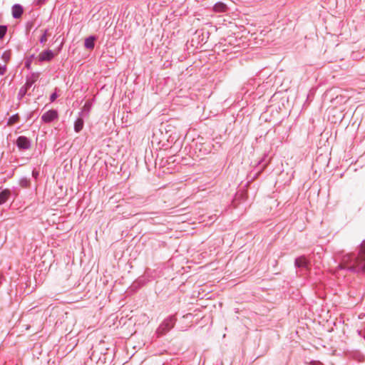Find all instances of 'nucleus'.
Masks as SVG:
<instances>
[{"label": "nucleus", "instance_id": "nucleus-1", "mask_svg": "<svg viewBox=\"0 0 365 365\" xmlns=\"http://www.w3.org/2000/svg\"><path fill=\"white\" fill-rule=\"evenodd\" d=\"M356 258L357 257H356L354 259V262L351 264V262L352 256L351 254H347V255L343 256L341 262L340 264V267L341 268H347V269H349L351 270H356V269H358L359 270H361L360 268L359 267H357V263L356 262Z\"/></svg>", "mask_w": 365, "mask_h": 365}, {"label": "nucleus", "instance_id": "nucleus-2", "mask_svg": "<svg viewBox=\"0 0 365 365\" xmlns=\"http://www.w3.org/2000/svg\"><path fill=\"white\" fill-rule=\"evenodd\" d=\"M357 267H359L361 271L365 272V241L363 242L360 246V250L358 254V257L356 259Z\"/></svg>", "mask_w": 365, "mask_h": 365}, {"label": "nucleus", "instance_id": "nucleus-3", "mask_svg": "<svg viewBox=\"0 0 365 365\" xmlns=\"http://www.w3.org/2000/svg\"><path fill=\"white\" fill-rule=\"evenodd\" d=\"M58 117V113L55 110H50L41 116V119L45 123H50Z\"/></svg>", "mask_w": 365, "mask_h": 365}, {"label": "nucleus", "instance_id": "nucleus-4", "mask_svg": "<svg viewBox=\"0 0 365 365\" xmlns=\"http://www.w3.org/2000/svg\"><path fill=\"white\" fill-rule=\"evenodd\" d=\"M54 56L53 51L48 50L41 52L38 56V59L40 61H51Z\"/></svg>", "mask_w": 365, "mask_h": 365}, {"label": "nucleus", "instance_id": "nucleus-5", "mask_svg": "<svg viewBox=\"0 0 365 365\" xmlns=\"http://www.w3.org/2000/svg\"><path fill=\"white\" fill-rule=\"evenodd\" d=\"M16 144L19 148H28L29 146V142L28 139L24 136H20L17 138Z\"/></svg>", "mask_w": 365, "mask_h": 365}, {"label": "nucleus", "instance_id": "nucleus-6", "mask_svg": "<svg viewBox=\"0 0 365 365\" xmlns=\"http://www.w3.org/2000/svg\"><path fill=\"white\" fill-rule=\"evenodd\" d=\"M227 9V5L222 2H217L213 6V11L217 13L225 12Z\"/></svg>", "mask_w": 365, "mask_h": 365}, {"label": "nucleus", "instance_id": "nucleus-7", "mask_svg": "<svg viewBox=\"0 0 365 365\" xmlns=\"http://www.w3.org/2000/svg\"><path fill=\"white\" fill-rule=\"evenodd\" d=\"M23 13V8L19 4H15L12 7V15L14 18H19Z\"/></svg>", "mask_w": 365, "mask_h": 365}, {"label": "nucleus", "instance_id": "nucleus-8", "mask_svg": "<svg viewBox=\"0 0 365 365\" xmlns=\"http://www.w3.org/2000/svg\"><path fill=\"white\" fill-rule=\"evenodd\" d=\"M10 196V191L9 190H4L0 192V205L4 204L6 202Z\"/></svg>", "mask_w": 365, "mask_h": 365}, {"label": "nucleus", "instance_id": "nucleus-9", "mask_svg": "<svg viewBox=\"0 0 365 365\" xmlns=\"http://www.w3.org/2000/svg\"><path fill=\"white\" fill-rule=\"evenodd\" d=\"M83 127V120L82 118H78L74 123V130L76 132H80Z\"/></svg>", "mask_w": 365, "mask_h": 365}, {"label": "nucleus", "instance_id": "nucleus-10", "mask_svg": "<svg viewBox=\"0 0 365 365\" xmlns=\"http://www.w3.org/2000/svg\"><path fill=\"white\" fill-rule=\"evenodd\" d=\"M94 41L95 38L93 36L87 38L85 41V47L89 49H93L94 48Z\"/></svg>", "mask_w": 365, "mask_h": 365}, {"label": "nucleus", "instance_id": "nucleus-11", "mask_svg": "<svg viewBox=\"0 0 365 365\" xmlns=\"http://www.w3.org/2000/svg\"><path fill=\"white\" fill-rule=\"evenodd\" d=\"M307 264V260L304 257H299L295 260V264L297 267H304Z\"/></svg>", "mask_w": 365, "mask_h": 365}, {"label": "nucleus", "instance_id": "nucleus-12", "mask_svg": "<svg viewBox=\"0 0 365 365\" xmlns=\"http://www.w3.org/2000/svg\"><path fill=\"white\" fill-rule=\"evenodd\" d=\"M332 102L344 105L346 102V100H345V98L343 96L340 95L337 96L336 98L334 101H332Z\"/></svg>", "mask_w": 365, "mask_h": 365}, {"label": "nucleus", "instance_id": "nucleus-13", "mask_svg": "<svg viewBox=\"0 0 365 365\" xmlns=\"http://www.w3.org/2000/svg\"><path fill=\"white\" fill-rule=\"evenodd\" d=\"M19 120V117L18 115H12L8 120V125H12L16 123Z\"/></svg>", "mask_w": 365, "mask_h": 365}, {"label": "nucleus", "instance_id": "nucleus-14", "mask_svg": "<svg viewBox=\"0 0 365 365\" xmlns=\"http://www.w3.org/2000/svg\"><path fill=\"white\" fill-rule=\"evenodd\" d=\"M6 32V27L4 26H0V38H1Z\"/></svg>", "mask_w": 365, "mask_h": 365}, {"label": "nucleus", "instance_id": "nucleus-15", "mask_svg": "<svg viewBox=\"0 0 365 365\" xmlns=\"http://www.w3.org/2000/svg\"><path fill=\"white\" fill-rule=\"evenodd\" d=\"M47 41L46 31H44L43 34L41 36L40 38V41L41 43L46 42Z\"/></svg>", "mask_w": 365, "mask_h": 365}, {"label": "nucleus", "instance_id": "nucleus-16", "mask_svg": "<svg viewBox=\"0 0 365 365\" xmlns=\"http://www.w3.org/2000/svg\"><path fill=\"white\" fill-rule=\"evenodd\" d=\"M56 98H57V95H56V93H53V94L51 96V98H50L51 101V102L54 101L56 99Z\"/></svg>", "mask_w": 365, "mask_h": 365}, {"label": "nucleus", "instance_id": "nucleus-17", "mask_svg": "<svg viewBox=\"0 0 365 365\" xmlns=\"http://www.w3.org/2000/svg\"><path fill=\"white\" fill-rule=\"evenodd\" d=\"M35 81H36V78H35V79H34V80H32L31 81H28L26 82V86H27V87L31 86V84H32Z\"/></svg>", "mask_w": 365, "mask_h": 365}, {"label": "nucleus", "instance_id": "nucleus-18", "mask_svg": "<svg viewBox=\"0 0 365 365\" xmlns=\"http://www.w3.org/2000/svg\"><path fill=\"white\" fill-rule=\"evenodd\" d=\"M21 184L23 187H26L28 185L27 181H22Z\"/></svg>", "mask_w": 365, "mask_h": 365}, {"label": "nucleus", "instance_id": "nucleus-19", "mask_svg": "<svg viewBox=\"0 0 365 365\" xmlns=\"http://www.w3.org/2000/svg\"><path fill=\"white\" fill-rule=\"evenodd\" d=\"M32 174H33V176H34L35 178H36V177L38 176V172H36V171H33V173H32Z\"/></svg>", "mask_w": 365, "mask_h": 365}, {"label": "nucleus", "instance_id": "nucleus-20", "mask_svg": "<svg viewBox=\"0 0 365 365\" xmlns=\"http://www.w3.org/2000/svg\"><path fill=\"white\" fill-rule=\"evenodd\" d=\"M4 68H0V74H1V75H3V74H4Z\"/></svg>", "mask_w": 365, "mask_h": 365}]
</instances>
